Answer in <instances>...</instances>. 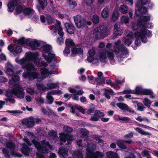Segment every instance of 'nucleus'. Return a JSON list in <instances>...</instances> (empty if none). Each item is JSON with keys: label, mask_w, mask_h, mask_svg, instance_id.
Returning <instances> with one entry per match:
<instances>
[{"label": "nucleus", "mask_w": 158, "mask_h": 158, "mask_svg": "<svg viewBox=\"0 0 158 158\" xmlns=\"http://www.w3.org/2000/svg\"><path fill=\"white\" fill-rule=\"evenodd\" d=\"M123 39H125L124 43L125 45L127 46H129L131 44V41L130 39L129 38H127L126 39L125 38Z\"/></svg>", "instance_id": "nucleus-63"}, {"label": "nucleus", "mask_w": 158, "mask_h": 158, "mask_svg": "<svg viewBox=\"0 0 158 158\" xmlns=\"http://www.w3.org/2000/svg\"><path fill=\"white\" fill-rule=\"evenodd\" d=\"M150 20V17L149 16H144L143 17V19H141L140 20L139 22V23L141 22H143V23H144L145 24L146 23H146V22L149 21Z\"/></svg>", "instance_id": "nucleus-42"}, {"label": "nucleus", "mask_w": 158, "mask_h": 158, "mask_svg": "<svg viewBox=\"0 0 158 158\" xmlns=\"http://www.w3.org/2000/svg\"><path fill=\"white\" fill-rule=\"evenodd\" d=\"M136 6L135 13L137 16H140L141 15L145 14L147 11L146 8L142 5L140 2H137Z\"/></svg>", "instance_id": "nucleus-8"}, {"label": "nucleus", "mask_w": 158, "mask_h": 158, "mask_svg": "<svg viewBox=\"0 0 158 158\" xmlns=\"http://www.w3.org/2000/svg\"><path fill=\"white\" fill-rule=\"evenodd\" d=\"M125 140H117V144L120 148H127V147L125 143Z\"/></svg>", "instance_id": "nucleus-26"}, {"label": "nucleus", "mask_w": 158, "mask_h": 158, "mask_svg": "<svg viewBox=\"0 0 158 158\" xmlns=\"http://www.w3.org/2000/svg\"><path fill=\"white\" fill-rule=\"evenodd\" d=\"M121 43L120 40H118L114 43L115 46L113 48L114 52L118 53L117 57L120 61L122 60L124 58V56L128 53L127 48L123 44H120Z\"/></svg>", "instance_id": "nucleus-1"}, {"label": "nucleus", "mask_w": 158, "mask_h": 158, "mask_svg": "<svg viewBox=\"0 0 158 158\" xmlns=\"http://www.w3.org/2000/svg\"><path fill=\"white\" fill-rule=\"evenodd\" d=\"M36 55L34 53L31 52H28L26 56V59L28 60H32L35 59L36 57Z\"/></svg>", "instance_id": "nucleus-25"}, {"label": "nucleus", "mask_w": 158, "mask_h": 158, "mask_svg": "<svg viewBox=\"0 0 158 158\" xmlns=\"http://www.w3.org/2000/svg\"><path fill=\"white\" fill-rule=\"evenodd\" d=\"M48 135L50 136L53 138H56L57 137L56 133L54 131H52L49 132Z\"/></svg>", "instance_id": "nucleus-62"}, {"label": "nucleus", "mask_w": 158, "mask_h": 158, "mask_svg": "<svg viewBox=\"0 0 158 158\" xmlns=\"http://www.w3.org/2000/svg\"><path fill=\"white\" fill-rule=\"evenodd\" d=\"M22 68L23 69H26L27 71H35L36 69L34 65L30 62L26 63L25 65H23Z\"/></svg>", "instance_id": "nucleus-17"}, {"label": "nucleus", "mask_w": 158, "mask_h": 158, "mask_svg": "<svg viewBox=\"0 0 158 158\" xmlns=\"http://www.w3.org/2000/svg\"><path fill=\"white\" fill-rule=\"evenodd\" d=\"M72 52L73 54H82L83 52V50L81 48H73L72 50Z\"/></svg>", "instance_id": "nucleus-28"}, {"label": "nucleus", "mask_w": 158, "mask_h": 158, "mask_svg": "<svg viewBox=\"0 0 158 158\" xmlns=\"http://www.w3.org/2000/svg\"><path fill=\"white\" fill-rule=\"evenodd\" d=\"M6 96L7 98H12V97L13 94H14L12 91V90L10 91L8 90L6 91Z\"/></svg>", "instance_id": "nucleus-64"}, {"label": "nucleus", "mask_w": 158, "mask_h": 158, "mask_svg": "<svg viewBox=\"0 0 158 158\" xmlns=\"http://www.w3.org/2000/svg\"><path fill=\"white\" fill-rule=\"evenodd\" d=\"M55 71H52L49 72L48 70L45 68L41 69V73L43 77H45L48 76L49 74H54Z\"/></svg>", "instance_id": "nucleus-21"}, {"label": "nucleus", "mask_w": 158, "mask_h": 158, "mask_svg": "<svg viewBox=\"0 0 158 158\" xmlns=\"http://www.w3.org/2000/svg\"><path fill=\"white\" fill-rule=\"evenodd\" d=\"M101 136L98 135H93L92 137L95 139L96 140L98 141L99 143H102L103 140L101 139Z\"/></svg>", "instance_id": "nucleus-46"}, {"label": "nucleus", "mask_w": 158, "mask_h": 158, "mask_svg": "<svg viewBox=\"0 0 158 158\" xmlns=\"http://www.w3.org/2000/svg\"><path fill=\"white\" fill-rule=\"evenodd\" d=\"M108 57L110 60H113L114 57V55L112 52H110L108 50L106 51Z\"/></svg>", "instance_id": "nucleus-48"}, {"label": "nucleus", "mask_w": 158, "mask_h": 158, "mask_svg": "<svg viewBox=\"0 0 158 158\" xmlns=\"http://www.w3.org/2000/svg\"><path fill=\"white\" fill-rule=\"evenodd\" d=\"M129 19L128 16H122L121 19V21L123 23H129Z\"/></svg>", "instance_id": "nucleus-56"}, {"label": "nucleus", "mask_w": 158, "mask_h": 158, "mask_svg": "<svg viewBox=\"0 0 158 158\" xmlns=\"http://www.w3.org/2000/svg\"><path fill=\"white\" fill-rule=\"evenodd\" d=\"M2 152L5 158H10V156L20 158L23 155L17 153L16 151V149H2Z\"/></svg>", "instance_id": "nucleus-3"}, {"label": "nucleus", "mask_w": 158, "mask_h": 158, "mask_svg": "<svg viewBox=\"0 0 158 158\" xmlns=\"http://www.w3.org/2000/svg\"><path fill=\"white\" fill-rule=\"evenodd\" d=\"M86 149L88 152L87 154V156L89 158H102L103 157V154L102 152H93L91 150H95L96 149Z\"/></svg>", "instance_id": "nucleus-9"}, {"label": "nucleus", "mask_w": 158, "mask_h": 158, "mask_svg": "<svg viewBox=\"0 0 158 158\" xmlns=\"http://www.w3.org/2000/svg\"><path fill=\"white\" fill-rule=\"evenodd\" d=\"M46 98L47 99V101L46 103L49 104L52 103L54 99L52 96H50L47 94Z\"/></svg>", "instance_id": "nucleus-35"}, {"label": "nucleus", "mask_w": 158, "mask_h": 158, "mask_svg": "<svg viewBox=\"0 0 158 158\" xmlns=\"http://www.w3.org/2000/svg\"><path fill=\"white\" fill-rule=\"evenodd\" d=\"M117 106L123 110H127L130 113H134V110H131L126 104L122 102L118 103Z\"/></svg>", "instance_id": "nucleus-15"}, {"label": "nucleus", "mask_w": 158, "mask_h": 158, "mask_svg": "<svg viewBox=\"0 0 158 158\" xmlns=\"http://www.w3.org/2000/svg\"><path fill=\"white\" fill-rule=\"evenodd\" d=\"M106 58V54L104 52H102L100 54V60L102 62H104L105 59Z\"/></svg>", "instance_id": "nucleus-57"}, {"label": "nucleus", "mask_w": 158, "mask_h": 158, "mask_svg": "<svg viewBox=\"0 0 158 158\" xmlns=\"http://www.w3.org/2000/svg\"><path fill=\"white\" fill-rule=\"evenodd\" d=\"M52 49V47L51 46L48 45H45L43 46V50L45 53L47 54L51 52Z\"/></svg>", "instance_id": "nucleus-41"}, {"label": "nucleus", "mask_w": 158, "mask_h": 158, "mask_svg": "<svg viewBox=\"0 0 158 158\" xmlns=\"http://www.w3.org/2000/svg\"><path fill=\"white\" fill-rule=\"evenodd\" d=\"M65 27L67 32L69 34H72L74 33L75 28L72 24L67 23L65 24Z\"/></svg>", "instance_id": "nucleus-20"}, {"label": "nucleus", "mask_w": 158, "mask_h": 158, "mask_svg": "<svg viewBox=\"0 0 158 158\" xmlns=\"http://www.w3.org/2000/svg\"><path fill=\"white\" fill-rule=\"evenodd\" d=\"M31 142L36 148H52V146L49 144V142L45 140L41 141L40 143L35 139H34L31 141Z\"/></svg>", "instance_id": "nucleus-7"}, {"label": "nucleus", "mask_w": 158, "mask_h": 158, "mask_svg": "<svg viewBox=\"0 0 158 158\" xmlns=\"http://www.w3.org/2000/svg\"><path fill=\"white\" fill-rule=\"evenodd\" d=\"M109 15L108 8L106 7L104 9L101 13L102 17L103 18H106L108 17Z\"/></svg>", "instance_id": "nucleus-27"}, {"label": "nucleus", "mask_w": 158, "mask_h": 158, "mask_svg": "<svg viewBox=\"0 0 158 158\" xmlns=\"http://www.w3.org/2000/svg\"><path fill=\"white\" fill-rule=\"evenodd\" d=\"M24 8H23L21 6L18 5L16 6L15 10L17 14H20L22 12H23Z\"/></svg>", "instance_id": "nucleus-45"}, {"label": "nucleus", "mask_w": 158, "mask_h": 158, "mask_svg": "<svg viewBox=\"0 0 158 158\" xmlns=\"http://www.w3.org/2000/svg\"><path fill=\"white\" fill-rule=\"evenodd\" d=\"M14 42L16 45L19 44H24L25 43V38L22 37L18 40H14Z\"/></svg>", "instance_id": "nucleus-38"}, {"label": "nucleus", "mask_w": 158, "mask_h": 158, "mask_svg": "<svg viewBox=\"0 0 158 158\" xmlns=\"http://www.w3.org/2000/svg\"><path fill=\"white\" fill-rule=\"evenodd\" d=\"M143 102L144 105L148 107L149 108L150 106L151 102L150 100L147 98H144Z\"/></svg>", "instance_id": "nucleus-53"}, {"label": "nucleus", "mask_w": 158, "mask_h": 158, "mask_svg": "<svg viewBox=\"0 0 158 158\" xmlns=\"http://www.w3.org/2000/svg\"><path fill=\"white\" fill-rule=\"evenodd\" d=\"M37 152L36 153V156L39 158H45L44 154H47L49 152V149H37Z\"/></svg>", "instance_id": "nucleus-11"}, {"label": "nucleus", "mask_w": 158, "mask_h": 158, "mask_svg": "<svg viewBox=\"0 0 158 158\" xmlns=\"http://www.w3.org/2000/svg\"><path fill=\"white\" fill-rule=\"evenodd\" d=\"M106 154L107 158H118V157L117 153L112 151L107 152Z\"/></svg>", "instance_id": "nucleus-24"}, {"label": "nucleus", "mask_w": 158, "mask_h": 158, "mask_svg": "<svg viewBox=\"0 0 158 158\" xmlns=\"http://www.w3.org/2000/svg\"><path fill=\"white\" fill-rule=\"evenodd\" d=\"M46 19L48 24H50L53 22V18L51 15H48L46 17Z\"/></svg>", "instance_id": "nucleus-50"}, {"label": "nucleus", "mask_w": 158, "mask_h": 158, "mask_svg": "<svg viewBox=\"0 0 158 158\" xmlns=\"http://www.w3.org/2000/svg\"><path fill=\"white\" fill-rule=\"evenodd\" d=\"M94 115L90 118V120L93 121H97L98 120L99 118L103 117L104 114L99 110H96Z\"/></svg>", "instance_id": "nucleus-12"}, {"label": "nucleus", "mask_w": 158, "mask_h": 158, "mask_svg": "<svg viewBox=\"0 0 158 158\" xmlns=\"http://www.w3.org/2000/svg\"><path fill=\"white\" fill-rule=\"evenodd\" d=\"M80 132L82 137H88L89 134V131L84 128L81 129Z\"/></svg>", "instance_id": "nucleus-29"}, {"label": "nucleus", "mask_w": 158, "mask_h": 158, "mask_svg": "<svg viewBox=\"0 0 158 158\" xmlns=\"http://www.w3.org/2000/svg\"><path fill=\"white\" fill-rule=\"evenodd\" d=\"M43 56L45 60L47 61L48 62L50 63L52 61V59L55 57L54 54L50 52L46 54H43Z\"/></svg>", "instance_id": "nucleus-19"}, {"label": "nucleus", "mask_w": 158, "mask_h": 158, "mask_svg": "<svg viewBox=\"0 0 158 158\" xmlns=\"http://www.w3.org/2000/svg\"><path fill=\"white\" fill-rule=\"evenodd\" d=\"M123 31L122 30H114L113 34V38L114 39L116 38L118 36L122 35Z\"/></svg>", "instance_id": "nucleus-36"}, {"label": "nucleus", "mask_w": 158, "mask_h": 158, "mask_svg": "<svg viewBox=\"0 0 158 158\" xmlns=\"http://www.w3.org/2000/svg\"><path fill=\"white\" fill-rule=\"evenodd\" d=\"M62 92L59 89H58L57 90H51L50 91H49L48 92L47 94L50 95L52 96V95L54 94H59L60 95L62 94Z\"/></svg>", "instance_id": "nucleus-30"}, {"label": "nucleus", "mask_w": 158, "mask_h": 158, "mask_svg": "<svg viewBox=\"0 0 158 158\" xmlns=\"http://www.w3.org/2000/svg\"><path fill=\"white\" fill-rule=\"evenodd\" d=\"M22 50V47L20 46H18L15 48V49H14V52L16 53V54H19L21 52Z\"/></svg>", "instance_id": "nucleus-61"}, {"label": "nucleus", "mask_w": 158, "mask_h": 158, "mask_svg": "<svg viewBox=\"0 0 158 158\" xmlns=\"http://www.w3.org/2000/svg\"><path fill=\"white\" fill-rule=\"evenodd\" d=\"M6 73L9 75L11 76V79L9 81V84L10 85H15L17 81H19V77L17 75H13L14 72L11 68H8L6 71Z\"/></svg>", "instance_id": "nucleus-6"}, {"label": "nucleus", "mask_w": 158, "mask_h": 158, "mask_svg": "<svg viewBox=\"0 0 158 158\" xmlns=\"http://www.w3.org/2000/svg\"><path fill=\"white\" fill-rule=\"evenodd\" d=\"M73 154L77 158H83L82 152L79 150L74 151L73 152Z\"/></svg>", "instance_id": "nucleus-43"}, {"label": "nucleus", "mask_w": 158, "mask_h": 158, "mask_svg": "<svg viewBox=\"0 0 158 158\" xmlns=\"http://www.w3.org/2000/svg\"><path fill=\"white\" fill-rule=\"evenodd\" d=\"M69 149H59L58 153L60 157L66 158L68 155Z\"/></svg>", "instance_id": "nucleus-18"}, {"label": "nucleus", "mask_w": 158, "mask_h": 158, "mask_svg": "<svg viewBox=\"0 0 158 158\" xmlns=\"http://www.w3.org/2000/svg\"><path fill=\"white\" fill-rule=\"evenodd\" d=\"M142 93L143 94L146 95H150L152 94L151 90L147 89H143Z\"/></svg>", "instance_id": "nucleus-60"}, {"label": "nucleus", "mask_w": 158, "mask_h": 158, "mask_svg": "<svg viewBox=\"0 0 158 158\" xmlns=\"http://www.w3.org/2000/svg\"><path fill=\"white\" fill-rule=\"evenodd\" d=\"M6 146L8 148H15V144L11 142H7L6 143Z\"/></svg>", "instance_id": "nucleus-58"}, {"label": "nucleus", "mask_w": 158, "mask_h": 158, "mask_svg": "<svg viewBox=\"0 0 158 158\" xmlns=\"http://www.w3.org/2000/svg\"><path fill=\"white\" fill-rule=\"evenodd\" d=\"M37 88L39 90L45 91L48 89L44 85L42 84H39L37 85Z\"/></svg>", "instance_id": "nucleus-54"}, {"label": "nucleus", "mask_w": 158, "mask_h": 158, "mask_svg": "<svg viewBox=\"0 0 158 158\" xmlns=\"http://www.w3.org/2000/svg\"><path fill=\"white\" fill-rule=\"evenodd\" d=\"M59 83L58 82L55 83H51L47 84V86L48 89H51L57 87L59 86Z\"/></svg>", "instance_id": "nucleus-34"}, {"label": "nucleus", "mask_w": 158, "mask_h": 158, "mask_svg": "<svg viewBox=\"0 0 158 158\" xmlns=\"http://www.w3.org/2000/svg\"><path fill=\"white\" fill-rule=\"evenodd\" d=\"M15 85H12L16 87L13 88L12 89V91L13 94L17 98L20 99L24 98L25 92L24 89L22 87L19 85V81H17Z\"/></svg>", "instance_id": "nucleus-4"}, {"label": "nucleus", "mask_w": 158, "mask_h": 158, "mask_svg": "<svg viewBox=\"0 0 158 158\" xmlns=\"http://www.w3.org/2000/svg\"><path fill=\"white\" fill-rule=\"evenodd\" d=\"M21 152L27 157H28L30 154H32L33 149H19Z\"/></svg>", "instance_id": "nucleus-22"}, {"label": "nucleus", "mask_w": 158, "mask_h": 158, "mask_svg": "<svg viewBox=\"0 0 158 158\" xmlns=\"http://www.w3.org/2000/svg\"><path fill=\"white\" fill-rule=\"evenodd\" d=\"M32 10L30 8L25 7L23 9V13L26 15H30L31 12Z\"/></svg>", "instance_id": "nucleus-49"}, {"label": "nucleus", "mask_w": 158, "mask_h": 158, "mask_svg": "<svg viewBox=\"0 0 158 158\" xmlns=\"http://www.w3.org/2000/svg\"><path fill=\"white\" fill-rule=\"evenodd\" d=\"M63 131L66 134H68L72 132L73 129L70 127L64 126L63 127Z\"/></svg>", "instance_id": "nucleus-39"}, {"label": "nucleus", "mask_w": 158, "mask_h": 158, "mask_svg": "<svg viewBox=\"0 0 158 158\" xmlns=\"http://www.w3.org/2000/svg\"><path fill=\"white\" fill-rule=\"evenodd\" d=\"M25 42L27 45L30 46L33 49H35V47H39L40 45V44L36 40L30 41L29 40H27Z\"/></svg>", "instance_id": "nucleus-14"}, {"label": "nucleus", "mask_w": 158, "mask_h": 158, "mask_svg": "<svg viewBox=\"0 0 158 158\" xmlns=\"http://www.w3.org/2000/svg\"><path fill=\"white\" fill-rule=\"evenodd\" d=\"M39 75L40 74L35 72H27L23 74V77L24 78H28L30 80H33L37 78Z\"/></svg>", "instance_id": "nucleus-10"}, {"label": "nucleus", "mask_w": 158, "mask_h": 158, "mask_svg": "<svg viewBox=\"0 0 158 158\" xmlns=\"http://www.w3.org/2000/svg\"><path fill=\"white\" fill-rule=\"evenodd\" d=\"M144 23H143V22H141L139 23V27L141 28V29H144V33L143 34L145 35H146L148 36H149L151 35L150 31L148 30H146L145 28H150L151 27V25L149 23H146L145 24Z\"/></svg>", "instance_id": "nucleus-13"}, {"label": "nucleus", "mask_w": 158, "mask_h": 158, "mask_svg": "<svg viewBox=\"0 0 158 158\" xmlns=\"http://www.w3.org/2000/svg\"><path fill=\"white\" fill-rule=\"evenodd\" d=\"M119 13L118 12L116 11H114L113 12L112 16V20L115 21L118 18Z\"/></svg>", "instance_id": "nucleus-47"}, {"label": "nucleus", "mask_w": 158, "mask_h": 158, "mask_svg": "<svg viewBox=\"0 0 158 158\" xmlns=\"http://www.w3.org/2000/svg\"><path fill=\"white\" fill-rule=\"evenodd\" d=\"M144 29L143 28L141 29V32L142 33V34L141 35L140 39L143 43H146L147 41V39L145 35L143 34L144 33Z\"/></svg>", "instance_id": "nucleus-40"}, {"label": "nucleus", "mask_w": 158, "mask_h": 158, "mask_svg": "<svg viewBox=\"0 0 158 158\" xmlns=\"http://www.w3.org/2000/svg\"><path fill=\"white\" fill-rule=\"evenodd\" d=\"M35 120V118H34L32 117L30 118L27 127H32L34 125Z\"/></svg>", "instance_id": "nucleus-33"}, {"label": "nucleus", "mask_w": 158, "mask_h": 158, "mask_svg": "<svg viewBox=\"0 0 158 158\" xmlns=\"http://www.w3.org/2000/svg\"><path fill=\"white\" fill-rule=\"evenodd\" d=\"M65 44L66 46L71 47L75 45V44L73 41L70 39H67L65 40Z\"/></svg>", "instance_id": "nucleus-37"}, {"label": "nucleus", "mask_w": 158, "mask_h": 158, "mask_svg": "<svg viewBox=\"0 0 158 158\" xmlns=\"http://www.w3.org/2000/svg\"><path fill=\"white\" fill-rule=\"evenodd\" d=\"M40 8L42 10H43L47 5V0H39Z\"/></svg>", "instance_id": "nucleus-31"}, {"label": "nucleus", "mask_w": 158, "mask_h": 158, "mask_svg": "<svg viewBox=\"0 0 158 158\" xmlns=\"http://www.w3.org/2000/svg\"><path fill=\"white\" fill-rule=\"evenodd\" d=\"M143 90L141 87H137L135 90H133L134 92V94H140L142 93Z\"/></svg>", "instance_id": "nucleus-51"}, {"label": "nucleus", "mask_w": 158, "mask_h": 158, "mask_svg": "<svg viewBox=\"0 0 158 158\" xmlns=\"http://www.w3.org/2000/svg\"><path fill=\"white\" fill-rule=\"evenodd\" d=\"M135 129L140 134L142 135H151V134L150 133L145 132L144 131H143L142 129L139 128V127H136Z\"/></svg>", "instance_id": "nucleus-32"}, {"label": "nucleus", "mask_w": 158, "mask_h": 158, "mask_svg": "<svg viewBox=\"0 0 158 158\" xmlns=\"http://www.w3.org/2000/svg\"><path fill=\"white\" fill-rule=\"evenodd\" d=\"M69 137V134H61L60 136V140L61 141L66 143L67 141V143H65L66 145H69L71 143V141L68 140Z\"/></svg>", "instance_id": "nucleus-16"}, {"label": "nucleus", "mask_w": 158, "mask_h": 158, "mask_svg": "<svg viewBox=\"0 0 158 158\" xmlns=\"http://www.w3.org/2000/svg\"><path fill=\"white\" fill-rule=\"evenodd\" d=\"M67 1L69 5L72 6L73 7H75L77 5V3L73 0H67Z\"/></svg>", "instance_id": "nucleus-59"}, {"label": "nucleus", "mask_w": 158, "mask_h": 158, "mask_svg": "<svg viewBox=\"0 0 158 158\" xmlns=\"http://www.w3.org/2000/svg\"><path fill=\"white\" fill-rule=\"evenodd\" d=\"M107 28L104 25H100L96 27L93 31V35L96 39H102L107 34Z\"/></svg>", "instance_id": "nucleus-2"}, {"label": "nucleus", "mask_w": 158, "mask_h": 158, "mask_svg": "<svg viewBox=\"0 0 158 158\" xmlns=\"http://www.w3.org/2000/svg\"><path fill=\"white\" fill-rule=\"evenodd\" d=\"M119 11L123 14L127 13L128 11V8L125 5H121L119 8Z\"/></svg>", "instance_id": "nucleus-23"}, {"label": "nucleus", "mask_w": 158, "mask_h": 158, "mask_svg": "<svg viewBox=\"0 0 158 158\" xmlns=\"http://www.w3.org/2000/svg\"><path fill=\"white\" fill-rule=\"evenodd\" d=\"M92 20L94 23L95 24L98 23L99 21V18L98 16L96 15H94L93 17Z\"/></svg>", "instance_id": "nucleus-52"}, {"label": "nucleus", "mask_w": 158, "mask_h": 158, "mask_svg": "<svg viewBox=\"0 0 158 158\" xmlns=\"http://www.w3.org/2000/svg\"><path fill=\"white\" fill-rule=\"evenodd\" d=\"M7 6L9 9V11L10 12L13 11L15 8L13 2L10 1L9 2Z\"/></svg>", "instance_id": "nucleus-44"}, {"label": "nucleus", "mask_w": 158, "mask_h": 158, "mask_svg": "<svg viewBox=\"0 0 158 158\" xmlns=\"http://www.w3.org/2000/svg\"><path fill=\"white\" fill-rule=\"evenodd\" d=\"M95 81L98 84H101L104 82L105 79L101 77H98L95 79Z\"/></svg>", "instance_id": "nucleus-55"}, {"label": "nucleus", "mask_w": 158, "mask_h": 158, "mask_svg": "<svg viewBox=\"0 0 158 158\" xmlns=\"http://www.w3.org/2000/svg\"><path fill=\"white\" fill-rule=\"evenodd\" d=\"M75 24L77 27L79 28H82L86 25V19L80 15H77L74 17Z\"/></svg>", "instance_id": "nucleus-5"}]
</instances>
